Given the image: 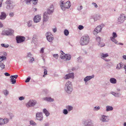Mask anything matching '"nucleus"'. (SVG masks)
<instances>
[{
    "mask_svg": "<svg viewBox=\"0 0 126 126\" xmlns=\"http://www.w3.org/2000/svg\"><path fill=\"white\" fill-rule=\"evenodd\" d=\"M82 8H83V7L82 6H80L78 7V10L80 11V10H81L82 9Z\"/></svg>",
    "mask_w": 126,
    "mask_h": 126,
    "instance_id": "e2e57ef3",
    "label": "nucleus"
},
{
    "mask_svg": "<svg viewBox=\"0 0 126 126\" xmlns=\"http://www.w3.org/2000/svg\"><path fill=\"white\" fill-rule=\"evenodd\" d=\"M100 55L101 58L104 59L105 61L106 62H109L110 61V60L109 59H107L106 57L109 56L108 54L107 53L106 54H104L103 53H100Z\"/></svg>",
    "mask_w": 126,
    "mask_h": 126,
    "instance_id": "9b49d317",
    "label": "nucleus"
},
{
    "mask_svg": "<svg viewBox=\"0 0 126 126\" xmlns=\"http://www.w3.org/2000/svg\"><path fill=\"white\" fill-rule=\"evenodd\" d=\"M16 38L17 43H20L22 42L25 40V37L20 36H17Z\"/></svg>",
    "mask_w": 126,
    "mask_h": 126,
    "instance_id": "6e6552de",
    "label": "nucleus"
},
{
    "mask_svg": "<svg viewBox=\"0 0 126 126\" xmlns=\"http://www.w3.org/2000/svg\"><path fill=\"white\" fill-rule=\"evenodd\" d=\"M8 114L10 116V119H12L14 117V114L12 113H8Z\"/></svg>",
    "mask_w": 126,
    "mask_h": 126,
    "instance_id": "58836bf2",
    "label": "nucleus"
},
{
    "mask_svg": "<svg viewBox=\"0 0 126 126\" xmlns=\"http://www.w3.org/2000/svg\"><path fill=\"white\" fill-rule=\"evenodd\" d=\"M84 125L85 126H94L93 123L90 119L85 121L84 122Z\"/></svg>",
    "mask_w": 126,
    "mask_h": 126,
    "instance_id": "1a4fd4ad",
    "label": "nucleus"
},
{
    "mask_svg": "<svg viewBox=\"0 0 126 126\" xmlns=\"http://www.w3.org/2000/svg\"><path fill=\"white\" fill-rule=\"evenodd\" d=\"M126 19V16L124 14H120L117 20V23L119 24H121L123 23Z\"/></svg>",
    "mask_w": 126,
    "mask_h": 126,
    "instance_id": "7ed1b4c3",
    "label": "nucleus"
},
{
    "mask_svg": "<svg viewBox=\"0 0 126 126\" xmlns=\"http://www.w3.org/2000/svg\"><path fill=\"white\" fill-rule=\"evenodd\" d=\"M54 7L53 5H51L49 8L47 10V13L49 15L50 14L52 13L53 12Z\"/></svg>",
    "mask_w": 126,
    "mask_h": 126,
    "instance_id": "a211bd4d",
    "label": "nucleus"
},
{
    "mask_svg": "<svg viewBox=\"0 0 126 126\" xmlns=\"http://www.w3.org/2000/svg\"><path fill=\"white\" fill-rule=\"evenodd\" d=\"M100 38L99 37H97L96 38V41L98 42V44L100 42Z\"/></svg>",
    "mask_w": 126,
    "mask_h": 126,
    "instance_id": "de8ad7c7",
    "label": "nucleus"
},
{
    "mask_svg": "<svg viewBox=\"0 0 126 126\" xmlns=\"http://www.w3.org/2000/svg\"><path fill=\"white\" fill-rule=\"evenodd\" d=\"M15 5L14 3L12 4H7L6 6V8L7 9H13Z\"/></svg>",
    "mask_w": 126,
    "mask_h": 126,
    "instance_id": "aec40b11",
    "label": "nucleus"
},
{
    "mask_svg": "<svg viewBox=\"0 0 126 126\" xmlns=\"http://www.w3.org/2000/svg\"><path fill=\"white\" fill-rule=\"evenodd\" d=\"M48 14L47 12H45L44 13L43 21V22H46L49 19Z\"/></svg>",
    "mask_w": 126,
    "mask_h": 126,
    "instance_id": "ddd939ff",
    "label": "nucleus"
},
{
    "mask_svg": "<svg viewBox=\"0 0 126 126\" xmlns=\"http://www.w3.org/2000/svg\"><path fill=\"white\" fill-rule=\"evenodd\" d=\"M36 103V101L34 100H31L26 104V106L27 107L34 106Z\"/></svg>",
    "mask_w": 126,
    "mask_h": 126,
    "instance_id": "0eeeda50",
    "label": "nucleus"
},
{
    "mask_svg": "<svg viewBox=\"0 0 126 126\" xmlns=\"http://www.w3.org/2000/svg\"><path fill=\"white\" fill-rule=\"evenodd\" d=\"M31 79V78L30 77H28L25 81L26 82H29Z\"/></svg>",
    "mask_w": 126,
    "mask_h": 126,
    "instance_id": "5fc2aeb1",
    "label": "nucleus"
},
{
    "mask_svg": "<svg viewBox=\"0 0 126 126\" xmlns=\"http://www.w3.org/2000/svg\"><path fill=\"white\" fill-rule=\"evenodd\" d=\"M32 24V21H29L27 23V25L29 27L31 26Z\"/></svg>",
    "mask_w": 126,
    "mask_h": 126,
    "instance_id": "a18cd8bd",
    "label": "nucleus"
},
{
    "mask_svg": "<svg viewBox=\"0 0 126 126\" xmlns=\"http://www.w3.org/2000/svg\"><path fill=\"white\" fill-rule=\"evenodd\" d=\"M100 109V107L99 106H95L93 110L94 111H97L98 110H99Z\"/></svg>",
    "mask_w": 126,
    "mask_h": 126,
    "instance_id": "49530a36",
    "label": "nucleus"
},
{
    "mask_svg": "<svg viewBox=\"0 0 126 126\" xmlns=\"http://www.w3.org/2000/svg\"><path fill=\"white\" fill-rule=\"evenodd\" d=\"M6 59V57L5 56H0V61L1 62H4L5 60Z\"/></svg>",
    "mask_w": 126,
    "mask_h": 126,
    "instance_id": "cd10ccee",
    "label": "nucleus"
},
{
    "mask_svg": "<svg viewBox=\"0 0 126 126\" xmlns=\"http://www.w3.org/2000/svg\"><path fill=\"white\" fill-rule=\"evenodd\" d=\"M1 46L2 47L5 48H7L9 46V45L7 44H1Z\"/></svg>",
    "mask_w": 126,
    "mask_h": 126,
    "instance_id": "c9c22d12",
    "label": "nucleus"
},
{
    "mask_svg": "<svg viewBox=\"0 0 126 126\" xmlns=\"http://www.w3.org/2000/svg\"><path fill=\"white\" fill-rule=\"evenodd\" d=\"M34 60V58L32 57H30L29 62L30 63H32Z\"/></svg>",
    "mask_w": 126,
    "mask_h": 126,
    "instance_id": "09e8293b",
    "label": "nucleus"
},
{
    "mask_svg": "<svg viewBox=\"0 0 126 126\" xmlns=\"http://www.w3.org/2000/svg\"><path fill=\"white\" fill-rule=\"evenodd\" d=\"M4 95L6 96H7L9 94V92L7 90H4L3 91Z\"/></svg>",
    "mask_w": 126,
    "mask_h": 126,
    "instance_id": "e433bc0d",
    "label": "nucleus"
},
{
    "mask_svg": "<svg viewBox=\"0 0 126 126\" xmlns=\"http://www.w3.org/2000/svg\"><path fill=\"white\" fill-rule=\"evenodd\" d=\"M45 100L48 102H53L54 101L53 99L51 98L50 97H47L45 98Z\"/></svg>",
    "mask_w": 126,
    "mask_h": 126,
    "instance_id": "393cba45",
    "label": "nucleus"
},
{
    "mask_svg": "<svg viewBox=\"0 0 126 126\" xmlns=\"http://www.w3.org/2000/svg\"><path fill=\"white\" fill-rule=\"evenodd\" d=\"M100 18V16L99 15H97L94 18V21H96L97 20L99 19Z\"/></svg>",
    "mask_w": 126,
    "mask_h": 126,
    "instance_id": "f704fd0d",
    "label": "nucleus"
},
{
    "mask_svg": "<svg viewBox=\"0 0 126 126\" xmlns=\"http://www.w3.org/2000/svg\"><path fill=\"white\" fill-rule=\"evenodd\" d=\"M6 14L4 12H1V15H0V19L4 20L6 18Z\"/></svg>",
    "mask_w": 126,
    "mask_h": 126,
    "instance_id": "412c9836",
    "label": "nucleus"
},
{
    "mask_svg": "<svg viewBox=\"0 0 126 126\" xmlns=\"http://www.w3.org/2000/svg\"><path fill=\"white\" fill-rule=\"evenodd\" d=\"M117 37V35L116 32H113L112 34V36L110 37L116 38Z\"/></svg>",
    "mask_w": 126,
    "mask_h": 126,
    "instance_id": "79ce46f5",
    "label": "nucleus"
},
{
    "mask_svg": "<svg viewBox=\"0 0 126 126\" xmlns=\"http://www.w3.org/2000/svg\"><path fill=\"white\" fill-rule=\"evenodd\" d=\"M94 75L91 76H86L84 79V81H88L91 79L94 78Z\"/></svg>",
    "mask_w": 126,
    "mask_h": 126,
    "instance_id": "6ab92c4d",
    "label": "nucleus"
},
{
    "mask_svg": "<svg viewBox=\"0 0 126 126\" xmlns=\"http://www.w3.org/2000/svg\"><path fill=\"white\" fill-rule=\"evenodd\" d=\"M9 119L8 118L3 119L0 118V125H4L7 124L9 122Z\"/></svg>",
    "mask_w": 126,
    "mask_h": 126,
    "instance_id": "2eb2a0df",
    "label": "nucleus"
},
{
    "mask_svg": "<svg viewBox=\"0 0 126 126\" xmlns=\"http://www.w3.org/2000/svg\"><path fill=\"white\" fill-rule=\"evenodd\" d=\"M30 122V124L32 126H36V124L32 120H31Z\"/></svg>",
    "mask_w": 126,
    "mask_h": 126,
    "instance_id": "4c0bfd02",
    "label": "nucleus"
},
{
    "mask_svg": "<svg viewBox=\"0 0 126 126\" xmlns=\"http://www.w3.org/2000/svg\"><path fill=\"white\" fill-rule=\"evenodd\" d=\"M36 36L35 35H34L33 36L32 38V41L33 43H35L36 41Z\"/></svg>",
    "mask_w": 126,
    "mask_h": 126,
    "instance_id": "72a5a7b5",
    "label": "nucleus"
},
{
    "mask_svg": "<svg viewBox=\"0 0 126 126\" xmlns=\"http://www.w3.org/2000/svg\"><path fill=\"white\" fill-rule=\"evenodd\" d=\"M4 62H1L0 61V68L1 70H2L5 68V65L4 63Z\"/></svg>",
    "mask_w": 126,
    "mask_h": 126,
    "instance_id": "7c9ffc66",
    "label": "nucleus"
},
{
    "mask_svg": "<svg viewBox=\"0 0 126 126\" xmlns=\"http://www.w3.org/2000/svg\"><path fill=\"white\" fill-rule=\"evenodd\" d=\"M66 108L69 111L73 109V107L70 106H66Z\"/></svg>",
    "mask_w": 126,
    "mask_h": 126,
    "instance_id": "473e14b6",
    "label": "nucleus"
},
{
    "mask_svg": "<svg viewBox=\"0 0 126 126\" xmlns=\"http://www.w3.org/2000/svg\"><path fill=\"white\" fill-rule=\"evenodd\" d=\"M44 74L45 75H47V70L46 69H44Z\"/></svg>",
    "mask_w": 126,
    "mask_h": 126,
    "instance_id": "0e129e2a",
    "label": "nucleus"
},
{
    "mask_svg": "<svg viewBox=\"0 0 126 126\" xmlns=\"http://www.w3.org/2000/svg\"><path fill=\"white\" fill-rule=\"evenodd\" d=\"M64 34L66 36H67L69 35V32L68 31L66 30H65L64 31Z\"/></svg>",
    "mask_w": 126,
    "mask_h": 126,
    "instance_id": "a19ab883",
    "label": "nucleus"
},
{
    "mask_svg": "<svg viewBox=\"0 0 126 126\" xmlns=\"http://www.w3.org/2000/svg\"><path fill=\"white\" fill-rule=\"evenodd\" d=\"M38 2V0H33L32 2L33 4L35 5L37 4Z\"/></svg>",
    "mask_w": 126,
    "mask_h": 126,
    "instance_id": "4d7b16f0",
    "label": "nucleus"
},
{
    "mask_svg": "<svg viewBox=\"0 0 126 126\" xmlns=\"http://www.w3.org/2000/svg\"><path fill=\"white\" fill-rule=\"evenodd\" d=\"M36 119L40 121L43 120V116L42 115V113L37 112L36 114Z\"/></svg>",
    "mask_w": 126,
    "mask_h": 126,
    "instance_id": "9d476101",
    "label": "nucleus"
},
{
    "mask_svg": "<svg viewBox=\"0 0 126 126\" xmlns=\"http://www.w3.org/2000/svg\"><path fill=\"white\" fill-rule=\"evenodd\" d=\"M14 33L13 30L10 29L7 30H4L1 33V34L3 35H12Z\"/></svg>",
    "mask_w": 126,
    "mask_h": 126,
    "instance_id": "423d86ee",
    "label": "nucleus"
},
{
    "mask_svg": "<svg viewBox=\"0 0 126 126\" xmlns=\"http://www.w3.org/2000/svg\"><path fill=\"white\" fill-rule=\"evenodd\" d=\"M81 60H82L81 58L80 57L78 58H77V61L78 62L80 63V62H82Z\"/></svg>",
    "mask_w": 126,
    "mask_h": 126,
    "instance_id": "6e6d98bb",
    "label": "nucleus"
},
{
    "mask_svg": "<svg viewBox=\"0 0 126 126\" xmlns=\"http://www.w3.org/2000/svg\"><path fill=\"white\" fill-rule=\"evenodd\" d=\"M84 28V27L82 25H79L78 27L79 29L80 30H82Z\"/></svg>",
    "mask_w": 126,
    "mask_h": 126,
    "instance_id": "603ef678",
    "label": "nucleus"
},
{
    "mask_svg": "<svg viewBox=\"0 0 126 126\" xmlns=\"http://www.w3.org/2000/svg\"><path fill=\"white\" fill-rule=\"evenodd\" d=\"M98 46L100 47H102L105 46V44L101 42L98 44Z\"/></svg>",
    "mask_w": 126,
    "mask_h": 126,
    "instance_id": "ea45409f",
    "label": "nucleus"
},
{
    "mask_svg": "<svg viewBox=\"0 0 126 126\" xmlns=\"http://www.w3.org/2000/svg\"><path fill=\"white\" fill-rule=\"evenodd\" d=\"M63 2H62V5H61V6L62 10L64 11L66 9L69 8L70 7L71 5L69 1H67L65 3H63Z\"/></svg>",
    "mask_w": 126,
    "mask_h": 126,
    "instance_id": "20e7f679",
    "label": "nucleus"
},
{
    "mask_svg": "<svg viewBox=\"0 0 126 126\" xmlns=\"http://www.w3.org/2000/svg\"><path fill=\"white\" fill-rule=\"evenodd\" d=\"M98 33V32H97V30H95V29H94L93 32V33L95 35H96Z\"/></svg>",
    "mask_w": 126,
    "mask_h": 126,
    "instance_id": "3c124183",
    "label": "nucleus"
},
{
    "mask_svg": "<svg viewBox=\"0 0 126 126\" xmlns=\"http://www.w3.org/2000/svg\"><path fill=\"white\" fill-rule=\"evenodd\" d=\"M43 112L47 116H48L50 114L49 112L45 109H43Z\"/></svg>",
    "mask_w": 126,
    "mask_h": 126,
    "instance_id": "b1692460",
    "label": "nucleus"
},
{
    "mask_svg": "<svg viewBox=\"0 0 126 126\" xmlns=\"http://www.w3.org/2000/svg\"><path fill=\"white\" fill-rule=\"evenodd\" d=\"M115 38L113 37H110V40L113 42H114L115 44H117L118 42L115 39Z\"/></svg>",
    "mask_w": 126,
    "mask_h": 126,
    "instance_id": "bb28decb",
    "label": "nucleus"
},
{
    "mask_svg": "<svg viewBox=\"0 0 126 126\" xmlns=\"http://www.w3.org/2000/svg\"><path fill=\"white\" fill-rule=\"evenodd\" d=\"M13 0H7L5 2V3L7 4H12L13 3Z\"/></svg>",
    "mask_w": 126,
    "mask_h": 126,
    "instance_id": "2f4dec72",
    "label": "nucleus"
},
{
    "mask_svg": "<svg viewBox=\"0 0 126 126\" xmlns=\"http://www.w3.org/2000/svg\"><path fill=\"white\" fill-rule=\"evenodd\" d=\"M92 4L94 5L95 7V8H97L98 7L97 5L95 3L93 2L92 3Z\"/></svg>",
    "mask_w": 126,
    "mask_h": 126,
    "instance_id": "680f3d73",
    "label": "nucleus"
},
{
    "mask_svg": "<svg viewBox=\"0 0 126 126\" xmlns=\"http://www.w3.org/2000/svg\"><path fill=\"white\" fill-rule=\"evenodd\" d=\"M111 93L116 97H119L121 95L120 93H116L114 92H112Z\"/></svg>",
    "mask_w": 126,
    "mask_h": 126,
    "instance_id": "4be33fe9",
    "label": "nucleus"
},
{
    "mask_svg": "<svg viewBox=\"0 0 126 126\" xmlns=\"http://www.w3.org/2000/svg\"><path fill=\"white\" fill-rule=\"evenodd\" d=\"M89 41V38L88 35H85L81 37L80 39V44L84 45L87 44Z\"/></svg>",
    "mask_w": 126,
    "mask_h": 126,
    "instance_id": "f03ea898",
    "label": "nucleus"
},
{
    "mask_svg": "<svg viewBox=\"0 0 126 126\" xmlns=\"http://www.w3.org/2000/svg\"><path fill=\"white\" fill-rule=\"evenodd\" d=\"M123 63H120L117 65L116 68L117 69H120L122 67H123Z\"/></svg>",
    "mask_w": 126,
    "mask_h": 126,
    "instance_id": "c85d7f7f",
    "label": "nucleus"
},
{
    "mask_svg": "<svg viewBox=\"0 0 126 126\" xmlns=\"http://www.w3.org/2000/svg\"><path fill=\"white\" fill-rule=\"evenodd\" d=\"M110 82L112 84H115L117 82V80L116 79L114 78H110Z\"/></svg>",
    "mask_w": 126,
    "mask_h": 126,
    "instance_id": "5701e85b",
    "label": "nucleus"
},
{
    "mask_svg": "<svg viewBox=\"0 0 126 126\" xmlns=\"http://www.w3.org/2000/svg\"><path fill=\"white\" fill-rule=\"evenodd\" d=\"M65 92L69 94H70L73 90L72 82L70 81H67L65 83L64 87Z\"/></svg>",
    "mask_w": 126,
    "mask_h": 126,
    "instance_id": "f257e3e1",
    "label": "nucleus"
},
{
    "mask_svg": "<svg viewBox=\"0 0 126 126\" xmlns=\"http://www.w3.org/2000/svg\"><path fill=\"white\" fill-rule=\"evenodd\" d=\"M53 56L56 59H58L59 57V55L57 54H54Z\"/></svg>",
    "mask_w": 126,
    "mask_h": 126,
    "instance_id": "864d4df0",
    "label": "nucleus"
},
{
    "mask_svg": "<svg viewBox=\"0 0 126 126\" xmlns=\"http://www.w3.org/2000/svg\"><path fill=\"white\" fill-rule=\"evenodd\" d=\"M108 118V116H106L104 115H103L101 116L100 120L103 122H108L109 120V119Z\"/></svg>",
    "mask_w": 126,
    "mask_h": 126,
    "instance_id": "4468645a",
    "label": "nucleus"
},
{
    "mask_svg": "<svg viewBox=\"0 0 126 126\" xmlns=\"http://www.w3.org/2000/svg\"><path fill=\"white\" fill-rule=\"evenodd\" d=\"M24 97L23 96H20L19 97V99L20 100H22L24 99Z\"/></svg>",
    "mask_w": 126,
    "mask_h": 126,
    "instance_id": "13d9d810",
    "label": "nucleus"
},
{
    "mask_svg": "<svg viewBox=\"0 0 126 126\" xmlns=\"http://www.w3.org/2000/svg\"><path fill=\"white\" fill-rule=\"evenodd\" d=\"M106 111H111L113 110V108L112 107L110 106H107L106 107Z\"/></svg>",
    "mask_w": 126,
    "mask_h": 126,
    "instance_id": "a878e982",
    "label": "nucleus"
},
{
    "mask_svg": "<svg viewBox=\"0 0 126 126\" xmlns=\"http://www.w3.org/2000/svg\"><path fill=\"white\" fill-rule=\"evenodd\" d=\"M41 16L39 15H36L34 16L33 18L34 22L37 23L40 21L41 19Z\"/></svg>",
    "mask_w": 126,
    "mask_h": 126,
    "instance_id": "f3484780",
    "label": "nucleus"
},
{
    "mask_svg": "<svg viewBox=\"0 0 126 126\" xmlns=\"http://www.w3.org/2000/svg\"><path fill=\"white\" fill-rule=\"evenodd\" d=\"M14 15L13 13L11 12L9 14V15L10 17H12Z\"/></svg>",
    "mask_w": 126,
    "mask_h": 126,
    "instance_id": "774afa93",
    "label": "nucleus"
},
{
    "mask_svg": "<svg viewBox=\"0 0 126 126\" xmlns=\"http://www.w3.org/2000/svg\"><path fill=\"white\" fill-rule=\"evenodd\" d=\"M63 112L64 114L66 115L68 113V110L66 109H64L63 110Z\"/></svg>",
    "mask_w": 126,
    "mask_h": 126,
    "instance_id": "8fccbe9b",
    "label": "nucleus"
},
{
    "mask_svg": "<svg viewBox=\"0 0 126 126\" xmlns=\"http://www.w3.org/2000/svg\"><path fill=\"white\" fill-rule=\"evenodd\" d=\"M2 56H5V57L7 55V53L5 52H3L2 53Z\"/></svg>",
    "mask_w": 126,
    "mask_h": 126,
    "instance_id": "bf43d9fd",
    "label": "nucleus"
},
{
    "mask_svg": "<svg viewBox=\"0 0 126 126\" xmlns=\"http://www.w3.org/2000/svg\"><path fill=\"white\" fill-rule=\"evenodd\" d=\"M5 75L7 76H10V75L7 72H6L4 74Z\"/></svg>",
    "mask_w": 126,
    "mask_h": 126,
    "instance_id": "69168bd1",
    "label": "nucleus"
},
{
    "mask_svg": "<svg viewBox=\"0 0 126 126\" xmlns=\"http://www.w3.org/2000/svg\"><path fill=\"white\" fill-rule=\"evenodd\" d=\"M46 36L47 41L49 42H52L54 40V38L53 35L50 32H47L45 34Z\"/></svg>",
    "mask_w": 126,
    "mask_h": 126,
    "instance_id": "39448f33",
    "label": "nucleus"
},
{
    "mask_svg": "<svg viewBox=\"0 0 126 126\" xmlns=\"http://www.w3.org/2000/svg\"><path fill=\"white\" fill-rule=\"evenodd\" d=\"M60 58L62 59H65L66 61L69 60L70 59L71 56L70 55L65 54L64 56L61 55Z\"/></svg>",
    "mask_w": 126,
    "mask_h": 126,
    "instance_id": "f8f14e48",
    "label": "nucleus"
},
{
    "mask_svg": "<svg viewBox=\"0 0 126 126\" xmlns=\"http://www.w3.org/2000/svg\"><path fill=\"white\" fill-rule=\"evenodd\" d=\"M10 80L12 82V83L13 84H14L16 82V80L15 79H10Z\"/></svg>",
    "mask_w": 126,
    "mask_h": 126,
    "instance_id": "c03bdc74",
    "label": "nucleus"
},
{
    "mask_svg": "<svg viewBox=\"0 0 126 126\" xmlns=\"http://www.w3.org/2000/svg\"><path fill=\"white\" fill-rule=\"evenodd\" d=\"M18 77V75H15L11 76L10 77V78L11 79H14V78H15V79H16Z\"/></svg>",
    "mask_w": 126,
    "mask_h": 126,
    "instance_id": "37998d69",
    "label": "nucleus"
},
{
    "mask_svg": "<svg viewBox=\"0 0 126 126\" xmlns=\"http://www.w3.org/2000/svg\"><path fill=\"white\" fill-rule=\"evenodd\" d=\"M44 49L43 48H42L41 49L40 51V53H44Z\"/></svg>",
    "mask_w": 126,
    "mask_h": 126,
    "instance_id": "338daca9",
    "label": "nucleus"
},
{
    "mask_svg": "<svg viewBox=\"0 0 126 126\" xmlns=\"http://www.w3.org/2000/svg\"><path fill=\"white\" fill-rule=\"evenodd\" d=\"M74 73H69L66 75L64 77V78L66 79H68L70 78H74Z\"/></svg>",
    "mask_w": 126,
    "mask_h": 126,
    "instance_id": "dca6fc26",
    "label": "nucleus"
},
{
    "mask_svg": "<svg viewBox=\"0 0 126 126\" xmlns=\"http://www.w3.org/2000/svg\"><path fill=\"white\" fill-rule=\"evenodd\" d=\"M32 54L30 53H29L27 54V57H31L32 56Z\"/></svg>",
    "mask_w": 126,
    "mask_h": 126,
    "instance_id": "052dcab7",
    "label": "nucleus"
},
{
    "mask_svg": "<svg viewBox=\"0 0 126 126\" xmlns=\"http://www.w3.org/2000/svg\"><path fill=\"white\" fill-rule=\"evenodd\" d=\"M95 29V30H96L98 33L101 32L102 29L99 26V25L97 26Z\"/></svg>",
    "mask_w": 126,
    "mask_h": 126,
    "instance_id": "c756f323",
    "label": "nucleus"
}]
</instances>
